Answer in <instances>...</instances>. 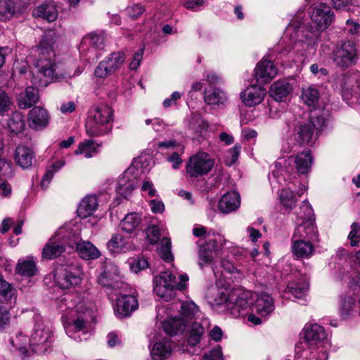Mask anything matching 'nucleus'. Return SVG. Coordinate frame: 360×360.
<instances>
[{
    "label": "nucleus",
    "instance_id": "nucleus-1",
    "mask_svg": "<svg viewBox=\"0 0 360 360\" xmlns=\"http://www.w3.org/2000/svg\"><path fill=\"white\" fill-rule=\"evenodd\" d=\"M309 15L311 25H304L302 21L303 13L299 12L286 27L283 40L285 41L288 38L286 44L288 48L293 49L299 43L307 41L314 43L335 18L331 8L325 3L313 5L310 8Z\"/></svg>",
    "mask_w": 360,
    "mask_h": 360
},
{
    "label": "nucleus",
    "instance_id": "nucleus-2",
    "mask_svg": "<svg viewBox=\"0 0 360 360\" xmlns=\"http://www.w3.org/2000/svg\"><path fill=\"white\" fill-rule=\"evenodd\" d=\"M56 33L49 30L45 32L35 49L37 53V58L34 63L33 70L32 82L39 86H46L49 83L57 81L70 79L72 77L79 76L83 72L82 67H77L73 74L65 72L58 75L56 72L55 64L53 63V44L56 41Z\"/></svg>",
    "mask_w": 360,
    "mask_h": 360
},
{
    "label": "nucleus",
    "instance_id": "nucleus-3",
    "mask_svg": "<svg viewBox=\"0 0 360 360\" xmlns=\"http://www.w3.org/2000/svg\"><path fill=\"white\" fill-rule=\"evenodd\" d=\"M167 311L165 307L157 308V319L162 323L164 331L170 335L182 333L187 326L188 320L195 318L200 313L199 307L191 300L181 303L180 316L170 317L164 320V314Z\"/></svg>",
    "mask_w": 360,
    "mask_h": 360
},
{
    "label": "nucleus",
    "instance_id": "nucleus-4",
    "mask_svg": "<svg viewBox=\"0 0 360 360\" xmlns=\"http://www.w3.org/2000/svg\"><path fill=\"white\" fill-rule=\"evenodd\" d=\"M254 293L247 290H236L229 295L221 292L215 298V302L232 317L238 318L247 314Z\"/></svg>",
    "mask_w": 360,
    "mask_h": 360
},
{
    "label": "nucleus",
    "instance_id": "nucleus-5",
    "mask_svg": "<svg viewBox=\"0 0 360 360\" xmlns=\"http://www.w3.org/2000/svg\"><path fill=\"white\" fill-rule=\"evenodd\" d=\"M113 110L107 104H100L89 112L86 122V132L89 136H100L111 130Z\"/></svg>",
    "mask_w": 360,
    "mask_h": 360
},
{
    "label": "nucleus",
    "instance_id": "nucleus-6",
    "mask_svg": "<svg viewBox=\"0 0 360 360\" xmlns=\"http://www.w3.org/2000/svg\"><path fill=\"white\" fill-rule=\"evenodd\" d=\"M179 279V281H177L176 276L169 271L155 276L153 278L154 292L165 301L172 300L176 295L177 290H183L186 288L188 275L181 274Z\"/></svg>",
    "mask_w": 360,
    "mask_h": 360
},
{
    "label": "nucleus",
    "instance_id": "nucleus-7",
    "mask_svg": "<svg viewBox=\"0 0 360 360\" xmlns=\"http://www.w3.org/2000/svg\"><path fill=\"white\" fill-rule=\"evenodd\" d=\"M53 341L51 330L40 318H37L30 339V345L32 350L37 354H44L51 348Z\"/></svg>",
    "mask_w": 360,
    "mask_h": 360
},
{
    "label": "nucleus",
    "instance_id": "nucleus-8",
    "mask_svg": "<svg viewBox=\"0 0 360 360\" xmlns=\"http://www.w3.org/2000/svg\"><path fill=\"white\" fill-rule=\"evenodd\" d=\"M326 119L322 115L312 116L307 123L295 129L293 140L299 145L310 144L316 139L318 131L325 125Z\"/></svg>",
    "mask_w": 360,
    "mask_h": 360
},
{
    "label": "nucleus",
    "instance_id": "nucleus-9",
    "mask_svg": "<svg viewBox=\"0 0 360 360\" xmlns=\"http://www.w3.org/2000/svg\"><path fill=\"white\" fill-rule=\"evenodd\" d=\"M75 308L77 317L72 322L65 324L64 327L70 338L80 342L82 341L80 336H76L75 334L81 331L84 334L87 333L88 324L93 319V314L92 311L85 307L83 303L77 304Z\"/></svg>",
    "mask_w": 360,
    "mask_h": 360
},
{
    "label": "nucleus",
    "instance_id": "nucleus-10",
    "mask_svg": "<svg viewBox=\"0 0 360 360\" xmlns=\"http://www.w3.org/2000/svg\"><path fill=\"white\" fill-rule=\"evenodd\" d=\"M359 56L355 44L352 41H347L337 45L333 51L332 59L337 66L345 69L354 65Z\"/></svg>",
    "mask_w": 360,
    "mask_h": 360
},
{
    "label": "nucleus",
    "instance_id": "nucleus-11",
    "mask_svg": "<svg viewBox=\"0 0 360 360\" xmlns=\"http://www.w3.org/2000/svg\"><path fill=\"white\" fill-rule=\"evenodd\" d=\"M82 269L75 264L61 266L56 269L54 281L61 289H69L80 284Z\"/></svg>",
    "mask_w": 360,
    "mask_h": 360
},
{
    "label": "nucleus",
    "instance_id": "nucleus-12",
    "mask_svg": "<svg viewBox=\"0 0 360 360\" xmlns=\"http://www.w3.org/2000/svg\"><path fill=\"white\" fill-rule=\"evenodd\" d=\"M214 166V161L206 153H198L189 158L186 166L191 177H198L208 174Z\"/></svg>",
    "mask_w": 360,
    "mask_h": 360
},
{
    "label": "nucleus",
    "instance_id": "nucleus-13",
    "mask_svg": "<svg viewBox=\"0 0 360 360\" xmlns=\"http://www.w3.org/2000/svg\"><path fill=\"white\" fill-rule=\"evenodd\" d=\"M79 236V227L74 224L69 223L60 227L53 237L61 243H63L65 248L68 246L73 249Z\"/></svg>",
    "mask_w": 360,
    "mask_h": 360
},
{
    "label": "nucleus",
    "instance_id": "nucleus-14",
    "mask_svg": "<svg viewBox=\"0 0 360 360\" xmlns=\"http://www.w3.org/2000/svg\"><path fill=\"white\" fill-rule=\"evenodd\" d=\"M139 307L138 300L134 295H120L116 299V303L114 305L115 315L122 319L127 317L137 309Z\"/></svg>",
    "mask_w": 360,
    "mask_h": 360
},
{
    "label": "nucleus",
    "instance_id": "nucleus-15",
    "mask_svg": "<svg viewBox=\"0 0 360 360\" xmlns=\"http://www.w3.org/2000/svg\"><path fill=\"white\" fill-rule=\"evenodd\" d=\"M98 283L103 287L117 290L127 288V285L121 281L119 274L112 267L104 269L98 276Z\"/></svg>",
    "mask_w": 360,
    "mask_h": 360
},
{
    "label": "nucleus",
    "instance_id": "nucleus-16",
    "mask_svg": "<svg viewBox=\"0 0 360 360\" xmlns=\"http://www.w3.org/2000/svg\"><path fill=\"white\" fill-rule=\"evenodd\" d=\"M50 115L48 111L39 106H35L29 112L28 125L34 130L45 129L49 124Z\"/></svg>",
    "mask_w": 360,
    "mask_h": 360
},
{
    "label": "nucleus",
    "instance_id": "nucleus-17",
    "mask_svg": "<svg viewBox=\"0 0 360 360\" xmlns=\"http://www.w3.org/2000/svg\"><path fill=\"white\" fill-rule=\"evenodd\" d=\"M305 342L309 346H315L326 339L325 329L316 323H307L303 329Z\"/></svg>",
    "mask_w": 360,
    "mask_h": 360
},
{
    "label": "nucleus",
    "instance_id": "nucleus-18",
    "mask_svg": "<svg viewBox=\"0 0 360 360\" xmlns=\"http://www.w3.org/2000/svg\"><path fill=\"white\" fill-rule=\"evenodd\" d=\"M278 69L269 60L263 59L255 68V77L260 83L270 82L277 75Z\"/></svg>",
    "mask_w": 360,
    "mask_h": 360
},
{
    "label": "nucleus",
    "instance_id": "nucleus-19",
    "mask_svg": "<svg viewBox=\"0 0 360 360\" xmlns=\"http://www.w3.org/2000/svg\"><path fill=\"white\" fill-rule=\"evenodd\" d=\"M266 95V90L260 86H251L240 94L243 103L247 106L259 104Z\"/></svg>",
    "mask_w": 360,
    "mask_h": 360
},
{
    "label": "nucleus",
    "instance_id": "nucleus-20",
    "mask_svg": "<svg viewBox=\"0 0 360 360\" xmlns=\"http://www.w3.org/2000/svg\"><path fill=\"white\" fill-rule=\"evenodd\" d=\"M317 233L315 222H310V221H309V222L302 221L298 223L292 237L309 241H314L318 239Z\"/></svg>",
    "mask_w": 360,
    "mask_h": 360
},
{
    "label": "nucleus",
    "instance_id": "nucleus-21",
    "mask_svg": "<svg viewBox=\"0 0 360 360\" xmlns=\"http://www.w3.org/2000/svg\"><path fill=\"white\" fill-rule=\"evenodd\" d=\"M32 15L34 18H41L48 22H53L57 19L58 13L55 2L46 1L36 7Z\"/></svg>",
    "mask_w": 360,
    "mask_h": 360
},
{
    "label": "nucleus",
    "instance_id": "nucleus-22",
    "mask_svg": "<svg viewBox=\"0 0 360 360\" xmlns=\"http://www.w3.org/2000/svg\"><path fill=\"white\" fill-rule=\"evenodd\" d=\"M240 198L237 192L232 191L224 194L218 203L219 210L224 214L234 212L240 207Z\"/></svg>",
    "mask_w": 360,
    "mask_h": 360
},
{
    "label": "nucleus",
    "instance_id": "nucleus-23",
    "mask_svg": "<svg viewBox=\"0 0 360 360\" xmlns=\"http://www.w3.org/2000/svg\"><path fill=\"white\" fill-rule=\"evenodd\" d=\"M272 297L265 292L257 295V299L253 304L252 311H255L261 316H266L274 311Z\"/></svg>",
    "mask_w": 360,
    "mask_h": 360
},
{
    "label": "nucleus",
    "instance_id": "nucleus-24",
    "mask_svg": "<svg viewBox=\"0 0 360 360\" xmlns=\"http://www.w3.org/2000/svg\"><path fill=\"white\" fill-rule=\"evenodd\" d=\"M292 252L297 258H309L315 251L311 241L292 237Z\"/></svg>",
    "mask_w": 360,
    "mask_h": 360
},
{
    "label": "nucleus",
    "instance_id": "nucleus-25",
    "mask_svg": "<svg viewBox=\"0 0 360 360\" xmlns=\"http://www.w3.org/2000/svg\"><path fill=\"white\" fill-rule=\"evenodd\" d=\"M34 153L32 149L25 146H18L15 148L14 160L18 165L23 169H27L32 165Z\"/></svg>",
    "mask_w": 360,
    "mask_h": 360
},
{
    "label": "nucleus",
    "instance_id": "nucleus-26",
    "mask_svg": "<svg viewBox=\"0 0 360 360\" xmlns=\"http://www.w3.org/2000/svg\"><path fill=\"white\" fill-rule=\"evenodd\" d=\"M66 250L63 243L55 238H51L44 246L41 251V258L45 260L55 259L60 256Z\"/></svg>",
    "mask_w": 360,
    "mask_h": 360
},
{
    "label": "nucleus",
    "instance_id": "nucleus-27",
    "mask_svg": "<svg viewBox=\"0 0 360 360\" xmlns=\"http://www.w3.org/2000/svg\"><path fill=\"white\" fill-rule=\"evenodd\" d=\"M75 248L79 255L84 259H96L101 256V252L91 242L82 240L80 238L75 244Z\"/></svg>",
    "mask_w": 360,
    "mask_h": 360
},
{
    "label": "nucleus",
    "instance_id": "nucleus-28",
    "mask_svg": "<svg viewBox=\"0 0 360 360\" xmlns=\"http://www.w3.org/2000/svg\"><path fill=\"white\" fill-rule=\"evenodd\" d=\"M39 98L37 88L28 86L17 98L18 105L22 109H27L34 105Z\"/></svg>",
    "mask_w": 360,
    "mask_h": 360
},
{
    "label": "nucleus",
    "instance_id": "nucleus-29",
    "mask_svg": "<svg viewBox=\"0 0 360 360\" xmlns=\"http://www.w3.org/2000/svg\"><path fill=\"white\" fill-rule=\"evenodd\" d=\"M292 90V86L287 81L279 80L270 87L269 95L276 101H285Z\"/></svg>",
    "mask_w": 360,
    "mask_h": 360
},
{
    "label": "nucleus",
    "instance_id": "nucleus-30",
    "mask_svg": "<svg viewBox=\"0 0 360 360\" xmlns=\"http://www.w3.org/2000/svg\"><path fill=\"white\" fill-rule=\"evenodd\" d=\"M16 274L25 277H32L37 274L38 269L36 261L32 256H28L18 260L16 267Z\"/></svg>",
    "mask_w": 360,
    "mask_h": 360
},
{
    "label": "nucleus",
    "instance_id": "nucleus-31",
    "mask_svg": "<svg viewBox=\"0 0 360 360\" xmlns=\"http://www.w3.org/2000/svg\"><path fill=\"white\" fill-rule=\"evenodd\" d=\"M312 157L309 150H304L302 153L297 154L295 158H290L288 161L295 163L296 169L298 173L302 174H307L310 169L312 163Z\"/></svg>",
    "mask_w": 360,
    "mask_h": 360
},
{
    "label": "nucleus",
    "instance_id": "nucleus-32",
    "mask_svg": "<svg viewBox=\"0 0 360 360\" xmlns=\"http://www.w3.org/2000/svg\"><path fill=\"white\" fill-rule=\"evenodd\" d=\"M98 206V200L95 195H86L82 200L78 206L77 214L80 218H86L93 214L97 210Z\"/></svg>",
    "mask_w": 360,
    "mask_h": 360
},
{
    "label": "nucleus",
    "instance_id": "nucleus-33",
    "mask_svg": "<svg viewBox=\"0 0 360 360\" xmlns=\"http://www.w3.org/2000/svg\"><path fill=\"white\" fill-rule=\"evenodd\" d=\"M171 351L170 342L169 339L165 338L154 344L150 350V354L154 360H162L170 355Z\"/></svg>",
    "mask_w": 360,
    "mask_h": 360
},
{
    "label": "nucleus",
    "instance_id": "nucleus-34",
    "mask_svg": "<svg viewBox=\"0 0 360 360\" xmlns=\"http://www.w3.org/2000/svg\"><path fill=\"white\" fill-rule=\"evenodd\" d=\"M107 248L112 255L120 254L129 249L128 241L122 235L116 233L107 243Z\"/></svg>",
    "mask_w": 360,
    "mask_h": 360
},
{
    "label": "nucleus",
    "instance_id": "nucleus-35",
    "mask_svg": "<svg viewBox=\"0 0 360 360\" xmlns=\"http://www.w3.org/2000/svg\"><path fill=\"white\" fill-rule=\"evenodd\" d=\"M226 99V93L217 88L210 89L204 92V101L210 105L224 104Z\"/></svg>",
    "mask_w": 360,
    "mask_h": 360
},
{
    "label": "nucleus",
    "instance_id": "nucleus-36",
    "mask_svg": "<svg viewBox=\"0 0 360 360\" xmlns=\"http://www.w3.org/2000/svg\"><path fill=\"white\" fill-rule=\"evenodd\" d=\"M141 222V217L140 214L131 212L127 214L120 221V226L123 231L131 233L139 228Z\"/></svg>",
    "mask_w": 360,
    "mask_h": 360
},
{
    "label": "nucleus",
    "instance_id": "nucleus-37",
    "mask_svg": "<svg viewBox=\"0 0 360 360\" xmlns=\"http://www.w3.org/2000/svg\"><path fill=\"white\" fill-rule=\"evenodd\" d=\"M134 187V179H130L129 172L127 170L117 181V191L122 197L127 198L132 193Z\"/></svg>",
    "mask_w": 360,
    "mask_h": 360
},
{
    "label": "nucleus",
    "instance_id": "nucleus-38",
    "mask_svg": "<svg viewBox=\"0 0 360 360\" xmlns=\"http://www.w3.org/2000/svg\"><path fill=\"white\" fill-rule=\"evenodd\" d=\"M288 292L295 298L302 299L307 295L309 289V283L307 277L298 281H292L288 286Z\"/></svg>",
    "mask_w": 360,
    "mask_h": 360
},
{
    "label": "nucleus",
    "instance_id": "nucleus-39",
    "mask_svg": "<svg viewBox=\"0 0 360 360\" xmlns=\"http://www.w3.org/2000/svg\"><path fill=\"white\" fill-rule=\"evenodd\" d=\"M10 343L12 345V348L11 349L12 352H18L22 356L27 354V336L23 335L21 332H18L14 337H12L10 339Z\"/></svg>",
    "mask_w": 360,
    "mask_h": 360
},
{
    "label": "nucleus",
    "instance_id": "nucleus-40",
    "mask_svg": "<svg viewBox=\"0 0 360 360\" xmlns=\"http://www.w3.org/2000/svg\"><path fill=\"white\" fill-rule=\"evenodd\" d=\"M215 240L210 241L199 247L198 250V264L201 268L205 265L210 264L213 259V252L212 248H214Z\"/></svg>",
    "mask_w": 360,
    "mask_h": 360
},
{
    "label": "nucleus",
    "instance_id": "nucleus-41",
    "mask_svg": "<svg viewBox=\"0 0 360 360\" xmlns=\"http://www.w3.org/2000/svg\"><path fill=\"white\" fill-rule=\"evenodd\" d=\"M356 307L355 299L352 297H340V314L342 319L354 315Z\"/></svg>",
    "mask_w": 360,
    "mask_h": 360
},
{
    "label": "nucleus",
    "instance_id": "nucleus-42",
    "mask_svg": "<svg viewBox=\"0 0 360 360\" xmlns=\"http://www.w3.org/2000/svg\"><path fill=\"white\" fill-rule=\"evenodd\" d=\"M98 146L99 145L93 140H85L79 143L77 149L75 150V154L84 155L86 158H90L97 153Z\"/></svg>",
    "mask_w": 360,
    "mask_h": 360
},
{
    "label": "nucleus",
    "instance_id": "nucleus-43",
    "mask_svg": "<svg viewBox=\"0 0 360 360\" xmlns=\"http://www.w3.org/2000/svg\"><path fill=\"white\" fill-rule=\"evenodd\" d=\"M16 13V4L13 0H0V21L11 20Z\"/></svg>",
    "mask_w": 360,
    "mask_h": 360
},
{
    "label": "nucleus",
    "instance_id": "nucleus-44",
    "mask_svg": "<svg viewBox=\"0 0 360 360\" xmlns=\"http://www.w3.org/2000/svg\"><path fill=\"white\" fill-rule=\"evenodd\" d=\"M65 165L64 160H59L53 162L47 169L41 181V186L43 188H46L52 180L54 174L63 167Z\"/></svg>",
    "mask_w": 360,
    "mask_h": 360
},
{
    "label": "nucleus",
    "instance_id": "nucleus-45",
    "mask_svg": "<svg viewBox=\"0 0 360 360\" xmlns=\"http://www.w3.org/2000/svg\"><path fill=\"white\" fill-rule=\"evenodd\" d=\"M315 222V216L314 210L309 203V202L304 200L302 202L299 212L297 213V223L302 221Z\"/></svg>",
    "mask_w": 360,
    "mask_h": 360
},
{
    "label": "nucleus",
    "instance_id": "nucleus-46",
    "mask_svg": "<svg viewBox=\"0 0 360 360\" xmlns=\"http://www.w3.org/2000/svg\"><path fill=\"white\" fill-rule=\"evenodd\" d=\"M8 127L12 132L18 134L23 131L25 127L24 116L20 112H14L8 120Z\"/></svg>",
    "mask_w": 360,
    "mask_h": 360
},
{
    "label": "nucleus",
    "instance_id": "nucleus-47",
    "mask_svg": "<svg viewBox=\"0 0 360 360\" xmlns=\"http://www.w3.org/2000/svg\"><path fill=\"white\" fill-rule=\"evenodd\" d=\"M279 200L283 208L290 212L293 207H295L297 199L295 198L293 192L288 188H283L279 193Z\"/></svg>",
    "mask_w": 360,
    "mask_h": 360
},
{
    "label": "nucleus",
    "instance_id": "nucleus-48",
    "mask_svg": "<svg viewBox=\"0 0 360 360\" xmlns=\"http://www.w3.org/2000/svg\"><path fill=\"white\" fill-rule=\"evenodd\" d=\"M205 333V329L202 325L200 323H193L191 325L188 337V343L191 346H195L198 345Z\"/></svg>",
    "mask_w": 360,
    "mask_h": 360
},
{
    "label": "nucleus",
    "instance_id": "nucleus-49",
    "mask_svg": "<svg viewBox=\"0 0 360 360\" xmlns=\"http://www.w3.org/2000/svg\"><path fill=\"white\" fill-rule=\"evenodd\" d=\"M302 98L307 105L314 106L319 98V90L314 86L302 88Z\"/></svg>",
    "mask_w": 360,
    "mask_h": 360
},
{
    "label": "nucleus",
    "instance_id": "nucleus-50",
    "mask_svg": "<svg viewBox=\"0 0 360 360\" xmlns=\"http://www.w3.org/2000/svg\"><path fill=\"white\" fill-rule=\"evenodd\" d=\"M105 37L103 34L91 32L82 39V46L90 44L92 47L102 49L104 46Z\"/></svg>",
    "mask_w": 360,
    "mask_h": 360
},
{
    "label": "nucleus",
    "instance_id": "nucleus-51",
    "mask_svg": "<svg viewBox=\"0 0 360 360\" xmlns=\"http://www.w3.org/2000/svg\"><path fill=\"white\" fill-rule=\"evenodd\" d=\"M104 62L110 67L113 73L118 70L125 60L124 53L122 51L112 53L105 58Z\"/></svg>",
    "mask_w": 360,
    "mask_h": 360
},
{
    "label": "nucleus",
    "instance_id": "nucleus-52",
    "mask_svg": "<svg viewBox=\"0 0 360 360\" xmlns=\"http://www.w3.org/2000/svg\"><path fill=\"white\" fill-rule=\"evenodd\" d=\"M158 252L160 257L165 262H171L174 257L171 252V240L167 237L162 238L158 247Z\"/></svg>",
    "mask_w": 360,
    "mask_h": 360
},
{
    "label": "nucleus",
    "instance_id": "nucleus-53",
    "mask_svg": "<svg viewBox=\"0 0 360 360\" xmlns=\"http://www.w3.org/2000/svg\"><path fill=\"white\" fill-rule=\"evenodd\" d=\"M14 290L11 285L0 276V301L6 302L12 298Z\"/></svg>",
    "mask_w": 360,
    "mask_h": 360
},
{
    "label": "nucleus",
    "instance_id": "nucleus-54",
    "mask_svg": "<svg viewBox=\"0 0 360 360\" xmlns=\"http://www.w3.org/2000/svg\"><path fill=\"white\" fill-rule=\"evenodd\" d=\"M208 127L207 122L200 117L196 118L189 124L190 129L196 134L197 136L202 135L207 129Z\"/></svg>",
    "mask_w": 360,
    "mask_h": 360
},
{
    "label": "nucleus",
    "instance_id": "nucleus-55",
    "mask_svg": "<svg viewBox=\"0 0 360 360\" xmlns=\"http://www.w3.org/2000/svg\"><path fill=\"white\" fill-rule=\"evenodd\" d=\"M351 231L348 235V240H349L350 245L352 247L358 246L360 242V230L359 224L354 222L351 225Z\"/></svg>",
    "mask_w": 360,
    "mask_h": 360
},
{
    "label": "nucleus",
    "instance_id": "nucleus-56",
    "mask_svg": "<svg viewBox=\"0 0 360 360\" xmlns=\"http://www.w3.org/2000/svg\"><path fill=\"white\" fill-rule=\"evenodd\" d=\"M146 233L149 242L155 244L161 236L160 228L157 225H150L147 228Z\"/></svg>",
    "mask_w": 360,
    "mask_h": 360
},
{
    "label": "nucleus",
    "instance_id": "nucleus-57",
    "mask_svg": "<svg viewBox=\"0 0 360 360\" xmlns=\"http://www.w3.org/2000/svg\"><path fill=\"white\" fill-rule=\"evenodd\" d=\"M113 72L111 70L108 65L106 64L104 60H102L98 65L94 71V75L96 77L98 78H105L110 75H112Z\"/></svg>",
    "mask_w": 360,
    "mask_h": 360
},
{
    "label": "nucleus",
    "instance_id": "nucleus-58",
    "mask_svg": "<svg viewBox=\"0 0 360 360\" xmlns=\"http://www.w3.org/2000/svg\"><path fill=\"white\" fill-rule=\"evenodd\" d=\"M11 104V99L4 91H0V114L8 110Z\"/></svg>",
    "mask_w": 360,
    "mask_h": 360
},
{
    "label": "nucleus",
    "instance_id": "nucleus-59",
    "mask_svg": "<svg viewBox=\"0 0 360 360\" xmlns=\"http://www.w3.org/2000/svg\"><path fill=\"white\" fill-rule=\"evenodd\" d=\"M127 13L128 15L132 19H136L141 15L143 14L145 9L141 4H134L131 6H129L127 8Z\"/></svg>",
    "mask_w": 360,
    "mask_h": 360
},
{
    "label": "nucleus",
    "instance_id": "nucleus-60",
    "mask_svg": "<svg viewBox=\"0 0 360 360\" xmlns=\"http://www.w3.org/2000/svg\"><path fill=\"white\" fill-rule=\"evenodd\" d=\"M148 266V262L144 257H139L134 259L131 263V269L133 271L137 273Z\"/></svg>",
    "mask_w": 360,
    "mask_h": 360
},
{
    "label": "nucleus",
    "instance_id": "nucleus-61",
    "mask_svg": "<svg viewBox=\"0 0 360 360\" xmlns=\"http://www.w3.org/2000/svg\"><path fill=\"white\" fill-rule=\"evenodd\" d=\"M11 314L8 310L3 306H0V329H4L8 326Z\"/></svg>",
    "mask_w": 360,
    "mask_h": 360
},
{
    "label": "nucleus",
    "instance_id": "nucleus-62",
    "mask_svg": "<svg viewBox=\"0 0 360 360\" xmlns=\"http://www.w3.org/2000/svg\"><path fill=\"white\" fill-rule=\"evenodd\" d=\"M203 360H223L222 352L220 347H217L212 350L205 353L202 357Z\"/></svg>",
    "mask_w": 360,
    "mask_h": 360
},
{
    "label": "nucleus",
    "instance_id": "nucleus-63",
    "mask_svg": "<svg viewBox=\"0 0 360 360\" xmlns=\"http://www.w3.org/2000/svg\"><path fill=\"white\" fill-rule=\"evenodd\" d=\"M143 48L139 49L137 51L134 53L133 60L129 64L130 69L136 70L139 68L143 58Z\"/></svg>",
    "mask_w": 360,
    "mask_h": 360
},
{
    "label": "nucleus",
    "instance_id": "nucleus-64",
    "mask_svg": "<svg viewBox=\"0 0 360 360\" xmlns=\"http://www.w3.org/2000/svg\"><path fill=\"white\" fill-rule=\"evenodd\" d=\"M337 257L339 259L338 264H342L343 263L346 264V267H351L349 262L351 261V257L349 252L345 250L341 249L338 252Z\"/></svg>",
    "mask_w": 360,
    "mask_h": 360
}]
</instances>
